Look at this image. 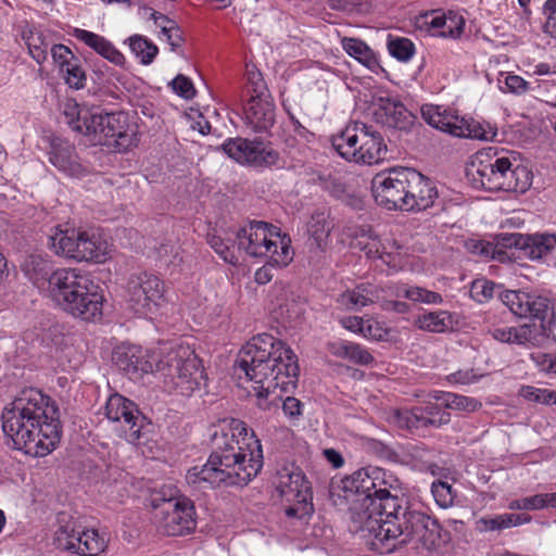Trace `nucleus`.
Masks as SVG:
<instances>
[{"mask_svg": "<svg viewBox=\"0 0 556 556\" xmlns=\"http://www.w3.org/2000/svg\"><path fill=\"white\" fill-rule=\"evenodd\" d=\"M210 437L213 451L203 466L188 470L186 479L189 484L242 486L261 471L262 444L244 421L225 418L213 426Z\"/></svg>", "mask_w": 556, "mask_h": 556, "instance_id": "f257e3e1", "label": "nucleus"}, {"mask_svg": "<svg viewBox=\"0 0 556 556\" xmlns=\"http://www.w3.org/2000/svg\"><path fill=\"white\" fill-rule=\"evenodd\" d=\"M2 430L15 450L42 457L52 452L62 435L60 410L50 396L29 388L2 412Z\"/></svg>", "mask_w": 556, "mask_h": 556, "instance_id": "f03ea898", "label": "nucleus"}, {"mask_svg": "<svg viewBox=\"0 0 556 556\" xmlns=\"http://www.w3.org/2000/svg\"><path fill=\"white\" fill-rule=\"evenodd\" d=\"M236 364L258 387V397L277 389H294L299 378L298 356L280 339L269 333L253 337L238 353Z\"/></svg>", "mask_w": 556, "mask_h": 556, "instance_id": "7ed1b4c3", "label": "nucleus"}, {"mask_svg": "<svg viewBox=\"0 0 556 556\" xmlns=\"http://www.w3.org/2000/svg\"><path fill=\"white\" fill-rule=\"evenodd\" d=\"M52 299L64 311L85 321L100 320L103 294L88 274L75 268H59L50 280Z\"/></svg>", "mask_w": 556, "mask_h": 556, "instance_id": "20e7f679", "label": "nucleus"}, {"mask_svg": "<svg viewBox=\"0 0 556 556\" xmlns=\"http://www.w3.org/2000/svg\"><path fill=\"white\" fill-rule=\"evenodd\" d=\"M64 114L72 130L91 137L93 144L114 147L118 151H127L136 144V126L129 124L123 112L102 114L74 105Z\"/></svg>", "mask_w": 556, "mask_h": 556, "instance_id": "39448f33", "label": "nucleus"}, {"mask_svg": "<svg viewBox=\"0 0 556 556\" xmlns=\"http://www.w3.org/2000/svg\"><path fill=\"white\" fill-rule=\"evenodd\" d=\"M232 248L252 257H268L271 264L286 267L293 260L291 239L280 228L263 220H250L233 231Z\"/></svg>", "mask_w": 556, "mask_h": 556, "instance_id": "423d86ee", "label": "nucleus"}, {"mask_svg": "<svg viewBox=\"0 0 556 556\" xmlns=\"http://www.w3.org/2000/svg\"><path fill=\"white\" fill-rule=\"evenodd\" d=\"M169 392L191 396L204 383L206 376L198 355L188 348L170 351L157 363Z\"/></svg>", "mask_w": 556, "mask_h": 556, "instance_id": "0eeeda50", "label": "nucleus"}, {"mask_svg": "<svg viewBox=\"0 0 556 556\" xmlns=\"http://www.w3.org/2000/svg\"><path fill=\"white\" fill-rule=\"evenodd\" d=\"M408 507L404 498L393 494L387 488L379 489L374 492V496L367 495L362 500V510L357 513L358 519L363 523V529L372 534L377 541L372 542L374 546L378 548V542L382 545L389 542V539L378 535L380 528L386 529L388 521L399 522Z\"/></svg>", "mask_w": 556, "mask_h": 556, "instance_id": "6e6552de", "label": "nucleus"}, {"mask_svg": "<svg viewBox=\"0 0 556 556\" xmlns=\"http://www.w3.org/2000/svg\"><path fill=\"white\" fill-rule=\"evenodd\" d=\"M387 528H380L378 535L382 539L396 540L399 544H407L416 542L427 549L435 548L441 540V526L437 519L428 514L409 506L399 522L395 520L388 521Z\"/></svg>", "mask_w": 556, "mask_h": 556, "instance_id": "1a4fd4ad", "label": "nucleus"}, {"mask_svg": "<svg viewBox=\"0 0 556 556\" xmlns=\"http://www.w3.org/2000/svg\"><path fill=\"white\" fill-rule=\"evenodd\" d=\"M515 165L506 156L478 152L466 167V177L476 189L513 192Z\"/></svg>", "mask_w": 556, "mask_h": 556, "instance_id": "9d476101", "label": "nucleus"}, {"mask_svg": "<svg viewBox=\"0 0 556 556\" xmlns=\"http://www.w3.org/2000/svg\"><path fill=\"white\" fill-rule=\"evenodd\" d=\"M152 520L157 531L164 535L177 536L195 529L193 504L181 497H165L156 492L151 500Z\"/></svg>", "mask_w": 556, "mask_h": 556, "instance_id": "9b49d317", "label": "nucleus"}, {"mask_svg": "<svg viewBox=\"0 0 556 556\" xmlns=\"http://www.w3.org/2000/svg\"><path fill=\"white\" fill-rule=\"evenodd\" d=\"M56 255L78 262L102 263L106 260L108 243L93 231H61L49 238Z\"/></svg>", "mask_w": 556, "mask_h": 556, "instance_id": "f8f14e48", "label": "nucleus"}, {"mask_svg": "<svg viewBox=\"0 0 556 556\" xmlns=\"http://www.w3.org/2000/svg\"><path fill=\"white\" fill-rule=\"evenodd\" d=\"M384 470L379 467H364L339 480L332 479L329 485L331 498L338 496L351 504V509L362 510V500L367 495L374 496L378 491L377 483L382 482ZM334 504L337 501L333 500Z\"/></svg>", "mask_w": 556, "mask_h": 556, "instance_id": "ddd939ff", "label": "nucleus"}, {"mask_svg": "<svg viewBox=\"0 0 556 556\" xmlns=\"http://www.w3.org/2000/svg\"><path fill=\"white\" fill-rule=\"evenodd\" d=\"M277 491L286 501L294 502V504L289 505L285 510L289 518L302 520L312 516L314 513L311 483L299 468L292 470L283 469L279 473Z\"/></svg>", "mask_w": 556, "mask_h": 556, "instance_id": "4468645a", "label": "nucleus"}, {"mask_svg": "<svg viewBox=\"0 0 556 556\" xmlns=\"http://www.w3.org/2000/svg\"><path fill=\"white\" fill-rule=\"evenodd\" d=\"M164 292V282L152 273H135L128 278V303L136 314L153 312L160 305Z\"/></svg>", "mask_w": 556, "mask_h": 556, "instance_id": "2eb2a0df", "label": "nucleus"}, {"mask_svg": "<svg viewBox=\"0 0 556 556\" xmlns=\"http://www.w3.org/2000/svg\"><path fill=\"white\" fill-rule=\"evenodd\" d=\"M220 149L232 160L240 164L255 167H270L278 163L279 153L263 139L229 138Z\"/></svg>", "mask_w": 556, "mask_h": 556, "instance_id": "dca6fc26", "label": "nucleus"}, {"mask_svg": "<svg viewBox=\"0 0 556 556\" xmlns=\"http://www.w3.org/2000/svg\"><path fill=\"white\" fill-rule=\"evenodd\" d=\"M406 168H393L388 174L380 173L374 177L371 191L378 205L405 211Z\"/></svg>", "mask_w": 556, "mask_h": 556, "instance_id": "f3484780", "label": "nucleus"}, {"mask_svg": "<svg viewBox=\"0 0 556 556\" xmlns=\"http://www.w3.org/2000/svg\"><path fill=\"white\" fill-rule=\"evenodd\" d=\"M502 302L519 317H532L540 321L556 318L549 300L542 295L507 290L501 294Z\"/></svg>", "mask_w": 556, "mask_h": 556, "instance_id": "a211bd4d", "label": "nucleus"}, {"mask_svg": "<svg viewBox=\"0 0 556 556\" xmlns=\"http://www.w3.org/2000/svg\"><path fill=\"white\" fill-rule=\"evenodd\" d=\"M374 118L391 131L409 132L417 117L396 98L379 97L375 103Z\"/></svg>", "mask_w": 556, "mask_h": 556, "instance_id": "6ab92c4d", "label": "nucleus"}, {"mask_svg": "<svg viewBox=\"0 0 556 556\" xmlns=\"http://www.w3.org/2000/svg\"><path fill=\"white\" fill-rule=\"evenodd\" d=\"M105 415L112 421H123L127 441L134 443L141 437L142 420L138 406L121 394L111 395L105 405Z\"/></svg>", "mask_w": 556, "mask_h": 556, "instance_id": "aec40b11", "label": "nucleus"}, {"mask_svg": "<svg viewBox=\"0 0 556 556\" xmlns=\"http://www.w3.org/2000/svg\"><path fill=\"white\" fill-rule=\"evenodd\" d=\"M405 192V212H420L437 206V187L428 177L413 168H406Z\"/></svg>", "mask_w": 556, "mask_h": 556, "instance_id": "412c9836", "label": "nucleus"}, {"mask_svg": "<svg viewBox=\"0 0 556 556\" xmlns=\"http://www.w3.org/2000/svg\"><path fill=\"white\" fill-rule=\"evenodd\" d=\"M112 361L131 379H138L143 374L153 370V364L147 358L146 352L141 346L134 344L122 343L116 346L112 354Z\"/></svg>", "mask_w": 556, "mask_h": 556, "instance_id": "4be33fe9", "label": "nucleus"}, {"mask_svg": "<svg viewBox=\"0 0 556 556\" xmlns=\"http://www.w3.org/2000/svg\"><path fill=\"white\" fill-rule=\"evenodd\" d=\"M244 116L247 124L254 131H268L276 119V109L271 96H251L244 106Z\"/></svg>", "mask_w": 556, "mask_h": 556, "instance_id": "5701e85b", "label": "nucleus"}, {"mask_svg": "<svg viewBox=\"0 0 556 556\" xmlns=\"http://www.w3.org/2000/svg\"><path fill=\"white\" fill-rule=\"evenodd\" d=\"M49 161L59 170L68 176L81 177L87 168L79 162L75 147L61 138H53L50 142Z\"/></svg>", "mask_w": 556, "mask_h": 556, "instance_id": "b1692460", "label": "nucleus"}, {"mask_svg": "<svg viewBox=\"0 0 556 556\" xmlns=\"http://www.w3.org/2000/svg\"><path fill=\"white\" fill-rule=\"evenodd\" d=\"M390 418L397 428L414 432L429 427L439 428L447 425L451 420V415L442 413L440 417L431 418L425 416V409L421 406H416L412 409H395Z\"/></svg>", "mask_w": 556, "mask_h": 556, "instance_id": "393cba45", "label": "nucleus"}, {"mask_svg": "<svg viewBox=\"0 0 556 556\" xmlns=\"http://www.w3.org/2000/svg\"><path fill=\"white\" fill-rule=\"evenodd\" d=\"M555 325L556 318H548L547 321H540V324L530 323L517 327V344L547 348L552 342H556Z\"/></svg>", "mask_w": 556, "mask_h": 556, "instance_id": "a878e982", "label": "nucleus"}, {"mask_svg": "<svg viewBox=\"0 0 556 556\" xmlns=\"http://www.w3.org/2000/svg\"><path fill=\"white\" fill-rule=\"evenodd\" d=\"M364 129H367V125L361 122L348 125L340 134L331 137L332 148L342 159L356 163L361 144L359 136L363 135Z\"/></svg>", "mask_w": 556, "mask_h": 556, "instance_id": "bb28decb", "label": "nucleus"}, {"mask_svg": "<svg viewBox=\"0 0 556 556\" xmlns=\"http://www.w3.org/2000/svg\"><path fill=\"white\" fill-rule=\"evenodd\" d=\"M361 144L356 163L377 164L387 157L388 148L379 131L367 125L363 135L359 136Z\"/></svg>", "mask_w": 556, "mask_h": 556, "instance_id": "cd10ccee", "label": "nucleus"}, {"mask_svg": "<svg viewBox=\"0 0 556 556\" xmlns=\"http://www.w3.org/2000/svg\"><path fill=\"white\" fill-rule=\"evenodd\" d=\"M73 36L83 41L98 54L109 60L111 63L122 66L125 58L108 39L89 30L75 28Z\"/></svg>", "mask_w": 556, "mask_h": 556, "instance_id": "c85d7f7f", "label": "nucleus"}, {"mask_svg": "<svg viewBox=\"0 0 556 556\" xmlns=\"http://www.w3.org/2000/svg\"><path fill=\"white\" fill-rule=\"evenodd\" d=\"M21 268L24 275L36 286H41L46 281L50 285L51 277L55 271L51 262L38 254L26 256L21 264Z\"/></svg>", "mask_w": 556, "mask_h": 556, "instance_id": "c756f323", "label": "nucleus"}, {"mask_svg": "<svg viewBox=\"0 0 556 556\" xmlns=\"http://www.w3.org/2000/svg\"><path fill=\"white\" fill-rule=\"evenodd\" d=\"M421 116L431 127L447 132L453 136L457 132L456 121L457 115L448 113L446 110L441 111L440 106L433 104H425L421 106Z\"/></svg>", "mask_w": 556, "mask_h": 556, "instance_id": "7c9ffc66", "label": "nucleus"}, {"mask_svg": "<svg viewBox=\"0 0 556 556\" xmlns=\"http://www.w3.org/2000/svg\"><path fill=\"white\" fill-rule=\"evenodd\" d=\"M556 247V235L533 233L525 236L522 253L530 260H540Z\"/></svg>", "mask_w": 556, "mask_h": 556, "instance_id": "2f4dec72", "label": "nucleus"}, {"mask_svg": "<svg viewBox=\"0 0 556 556\" xmlns=\"http://www.w3.org/2000/svg\"><path fill=\"white\" fill-rule=\"evenodd\" d=\"M74 545V554L80 556H98L106 547L104 539L96 530H85L81 527L76 535Z\"/></svg>", "mask_w": 556, "mask_h": 556, "instance_id": "473e14b6", "label": "nucleus"}, {"mask_svg": "<svg viewBox=\"0 0 556 556\" xmlns=\"http://www.w3.org/2000/svg\"><path fill=\"white\" fill-rule=\"evenodd\" d=\"M341 45L344 51L367 68L374 71L378 66L375 52L367 43L358 38L343 37Z\"/></svg>", "mask_w": 556, "mask_h": 556, "instance_id": "72a5a7b5", "label": "nucleus"}, {"mask_svg": "<svg viewBox=\"0 0 556 556\" xmlns=\"http://www.w3.org/2000/svg\"><path fill=\"white\" fill-rule=\"evenodd\" d=\"M65 514L59 517L60 527L55 531L53 543L56 548L74 554V541L79 532L80 526L76 520H65Z\"/></svg>", "mask_w": 556, "mask_h": 556, "instance_id": "f704fd0d", "label": "nucleus"}, {"mask_svg": "<svg viewBox=\"0 0 556 556\" xmlns=\"http://www.w3.org/2000/svg\"><path fill=\"white\" fill-rule=\"evenodd\" d=\"M455 121L456 127L459 129H457L456 134H453L454 137L492 140L496 136L495 129L490 126H488V129H485L482 124L472 118L466 119L464 117L457 116V119Z\"/></svg>", "mask_w": 556, "mask_h": 556, "instance_id": "c9c22d12", "label": "nucleus"}, {"mask_svg": "<svg viewBox=\"0 0 556 556\" xmlns=\"http://www.w3.org/2000/svg\"><path fill=\"white\" fill-rule=\"evenodd\" d=\"M129 48L144 65L151 64L159 52V48L141 35L129 37Z\"/></svg>", "mask_w": 556, "mask_h": 556, "instance_id": "e433bc0d", "label": "nucleus"}, {"mask_svg": "<svg viewBox=\"0 0 556 556\" xmlns=\"http://www.w3.org/2000/svg\"><path fill=\"white\" fill-rule=\"evenodd\" d=\"M419 328L430 332H444L451 324V315L446 312H433L418 318Z\"/></svg>", "mask_w": 556, "mask_h": 556, "instance_id": "4c0bfd02", "label": "nucleus"}, {"mask_svg": "<svg viewBox=\"0 0 556 556\" xmlns=\"http://www.w3.org/2000/svg\"><path fill=\"white\" fill-rule=\"evenodd\" d=\"M31 58L41 64L48 55L49 43L46 41L43 34L38 30H29L24 37Z\"/></svg>", "mask_w": 556, "mask_h": 556, "instance_id": "58836bf2", "label": "nucleus"}, {"mask_svg": "<svg viewBox=\"0 0 556 556\" xmlns=\"http://www.w3.org/2000/svg\"><path fill=\"white\" fill-rule=\"evenodd\" d=\"M434 399L443 400L445 407L456 410L475 412L481 407V403L476 399L455 393H444L442 396L435 395Z\"/></svg>", "mask_w": 556, "mask_h": 556, "instance_id": "ea45409f", "label": "nucleus"}, {"mask_svg": "<svg viewBox=\"0 0 556 556\" xmlns=\"http://www.w3.org/2000/svg\"><path fill=\"white\" fill-rule=\"evenodd\" d=\"M367 289L361 285L353 290H348L340 294L337 302L344 306L346 309H354L356 307H364L372 301L367 296Z\"/></svg>", "mask_w": 556, "mask_h": 556, "instance_id": "a19ab883", "label": "nucleus"}, {"mask_svg": "<svg viewBox=\"0 0 556 556\" xmlns=\"http://www.w3.org/2000/svg\"><path fill=\"white\" fill-rule=\"evenodd\" d=\"M331 230V225L327 220V215L325 212H315L311 216V220L308 222V232L311 236L317 241H321L326 239Z\"/></svg>", "mask_w": 556, "mask_h": 556, "instance_id": "79ce46f5", "label": "nucleus"}, {"mask_svg": "<svg viewBox=\"0 0 556 556\" xmlns=\"http://www.w3.org/2000/svg\"><path fill=\"white\" fill-rule=\"evenodd\" d=\"M388 50L393 58L407 62L415 52V46L408 38L397 37L389 40Z\"/></svg>", "mask_w": 556, "mask_h": 556, "instance_id": "37998d69", "label": "nucleus"}, {"mask_svg": "<svg viewBox=\"0 0 556 556\" xmlns=\"http://www.w3.org/2000/svg\"><path fill=\"white\" fill-rule=\"evenodd\" d=\"M431 492L435 503L440 507L447 508L453 505L455 493L452 489V485L447 482L441 480L434 481L431 485Z\"/></svg>", "mask_w": 556, "mask_h": 556, "instance_id": "c03bdc74", "label": "nucleus"}, {"mask_svg": "<svg viewBox=\"0 0 556 556\" xmlns=\"http://www.w3.org/2000/svg\"><path fill=\"white\" fill-rule=\"evenodd\" d=\"M519 395L531 402L549 404L555 397V391L539 389L532 386H523L519 390Z\"/></svg>", "mask_w": 556, "mask_h": 556, "instance_id": "a18cd8bd", "label": "nucleus"}, {"mask_svg": "<svg viewBox=\"0 0 556 556\" xmlns=\"http://www.w3.org/2000/svg\"><path fill=\"white\" fill-rule=\"evenodd\" d=\"M525 236L522 233L514 232H503L495 236V249H498V252H501L502 249H517L522 252L523 244H525Z\"/></svg>", "mask_w": 556, "mask_h": 556, "instance_id": "49530a36", "label": "nucleus"}, {"mask_svg": "<svg viewBox=\"0 0 556 556\" xmlns=\"http://www.w3.org/2000/svg\"><path fill=\"white\" fill-rule=\"evenodd\" d=\"M405 298L414 302H422L427 304H439L442 302V295L420 287H412L405 290Z\"/></svg>", "mask_w": 556, "mask_h": 556, "instance_id": "de8ad7c7", "label": "nucleus"}, {"mask_svg": "<svg viewBox=\"0 0 556 556\" xmlns=\"http://www.w3.org/2000/svg\"><path fill=\"white\" fill-rule=\"evenodd\" d=\"M507 525H509V521L505 514L482 517L476 521V530L479 532L501 531L507 529Z\"/></svg>", "mask_w": 556, "mask_h": 556, "instance_id": "09e8293b", "label": "nucleus"}, {"mask_svg": "<svg viewBox=\"0 0 556 556\" xmlns=\"http://www.w3.org/2000/svg\"><path fill=\"white\" fill-rule=\"evenodd\" d=\"M532 179L533 174L527 166L516 164L513 192H526L531 187Z\"/></svg>", "mask_w": 556, "mask_h": 556, "instance_id": "8fccbe9b", "label": "nucleus"}, {"mask_svg": "<svg viewBox=\"0 0 556 556\" xmlns=\"http://www.w3.org/2000/svg\"><path fill=\"white\" fill-rule=\"evenodd\" d=\"M508 508L511 510H538L545 508L544 494H535L529 497L514 500L509 502Z\"/></svg>", "mask_w": 556, "mask_h": 556, "instance_id": "3c124183", "label": "nucleus"}, {"mask_svg": "<svg viewBox=\"0 0 556 556\" xmlns=\"http://www.w3.org/2000/svg\"><path fill=\"white\" fill-rule=\"evenodd\" d=\"M228 237L227 239H229ZM208 244L215 250V252L223 257V260L230 264L237 263V257L233 255V253L230 251L229 243L232 244L231 241L224 240L223 238L212 235L207 238Z\"/></svg>", "mask_w": 556, "mask_h": 556, "instance_id": "603ef678", "label": "nucleus"}, {"mask_svg": "<svg viewBox=\"0 0 556 556\" xmlns=\"http://www.w3.org/2000/svg\"><path fill=\"white\" fill-rule=\"evenodd\" d=\"M345 359L362 366L370 365L375 361L368 350L354 342H350Z\"/></svg>", "mask_w": 556, "mask_h": 556, "instance_id": "864d4df0", "label": "nucleus"}, {"mask_svg": "<svg viewBox=\"0 0 556 556\" xmlns=\"http://www.w3.org/2000/svg\"><path fill=\"white\" fill-rule=\"evenodd\" d=\"M170 85L174 92L186 100H191L195 96L192 81L182 74L177 75L172 80Z\"/></svg>", "mask_w": 556, "mask_h": 556, "instance_id": "5fc2aeb1", "label": "nucleus"}, {"mask_svg": "<svg viewBox=\"0 0 556 556\" xmlns=\"http://www.w3.org/2000/svg\"><path fill=\"white\" fill-rule=\"evenodd\" d=\"M65 80L70 87L75 89L84 88L86 81V74L77 63L67 64L65 68Z\"/></svg>", "mask_w": 556, "mask_h": 556, "instance_id": "6e6d98bb", "label": "nucleus"}, {"mask_svg": "<svg viewBox=\"0 0 556 556\" xmlns=\"http://www.w3.org/2000/svg\"><path fill=\"white\" fill-rule=\"evenodd\" d=\"M465 21L462 16H448L446 25L441 29L440 35L447 38H459L464 31Z\"/></svg>", "mask_w": 556, "mask_h": 556, "instance_id": "4d7b16f0", "label": "nucleus"}, {"mask_svg": "<svg viewBox=\"0 0 556 556\" xmlns=\"http://www.w3.org/2000/svg\"><path fill=\"white\" fill-rule=\"evenodd\" d=\"M543 11L546 15L544 31L552 37H556V0H547Z\"/></svg>", "mask_w": 556, "mask_h": 556, "instance_id": "13d9d810", "label": "nucleus"}, {"mask_svg": "<svg viewBox=\"0 0 556 556\" xmlns=\"http://www.w3.org/2000/svg\"><path fill=\"white\" fill-rule=\"evenodd\" d=\"M248 83L251 88L252 96H265L269 94L266 84L263 79L261 72L258 71H249L248 72Z\"/></svg>", "mask_w": 556, "mask_h": 556, "instance_id": "bf43d9fd", "label": "nucleus"}, {"mask_svg": "<svg viewBox=\"0 0 556 556\" xmlns=\"http://www.w3.org/2000/svg\"><path fill=\"white\" fill-rule=\"evenodd\" d=\"M51 54H52L53 60L60 64L62 70L65 68L67 66V64L73 63L74 54L71 51V49L64 45L60 43V45L52 46Z\"/></svg>", "mask_w": 556, "mask_h": 556, "instance_id": "052dcab7", "label": "nucleus"}, {"mask_svg": "<svg viewBox=\"0 0 556 556\" xmlns=\"http://www.w3.org/2000/svg\"><path fill=\"white\" fill-rule=\"evenodd\" d=\"M162 34L166 37V41L173 51L179 48L185 40L182 30L178 24L175 26L172 25V27H165Z\"/></svg>", "mask_w": 556, "mask_h": 556, "instance_id": "680f3d73", "label": "nucleus"}, {"mask_svg": "<svg viewBox=\"0 0 556 556\" xmlns=\"http://www.w3.org/2000/svg\"><path fill=\"white\" fill-rule=\"evenodd\" d=\"M302 402L293 396H288L282 403V410L290 419H298L302 415Z\"/></svg>", "mask_w": 556, "mask_h": 556, "instance_id": "e2e57ef3", "label": "nucleus"}, {"mask_svg": "<svg viewBox=\"0 0 556 556\" xmlns=\"http://www.w3.org/2000/svg\"><path fill=\"white\" fill-rule=\"evenodd\" d=\"M505 86L508 91L521 94L528 90L529 83L518 75H508L505 78Z\"/></svg>", "mask_w": 556, "mask_h": 556, "instance_id": "0e129e2a", "label": "nucleus"}, {"mask_svg": "<svg viewBox=\"0 0 556 556\" xmlns=\"http://www.w3.org/2000/svg\"><path fill=\"white\" fill-rule=\"evenodd\" d=\"M491 333L500 342L517 344V327L496 328Z\"/></svg>", "mask_w": 556, "mask_h": 556, "instance_id": "69168bd1", "label": "nucleus"}, {"mask_svg": "<svg viewBox=\"0 0 556 556\" xmlns=\"http://www.w3.org/2000/svg\"><path fill=\"white\" fill-rule=\"evenodd\" d=\"M466 247L471 253L482 255L485 257L494 253L493 245L482 240H470L466 243Z\"/></svg>", "mask_w": 556, "mask_h": 556, "instance_id": "338daca9", "label": "nucleus"}, {"mask_svg": "<svg viewBox=\"0 0 556 556\" xmlns=\"http://www.w3.org/2000/svg\"><path fill=\"white\" fill-rule=\"evenodd\" d=\"M278 266L277 264H271L270 258L263 267L258 268L255 271L254 279L258 285H266L273 279V267Z\"/></svg>", "mask_w": 556, "mask_h": 556, "instance_id": "774afa93", "label": "nucleus"}]
</instances>
